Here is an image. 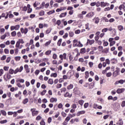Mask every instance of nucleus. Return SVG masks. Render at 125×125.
<instances>
[{
	"label": "nucleus",
	"instance_id": "f257e3e1",
	"mask_svg": "<svg viewBox=\"0 0 125 125\" xmlns=\"http://www.w3.org/2000/svg\"><path fill=\"white\" fill-rule=\"evenodd\" d=\"M23 66H21L20 68H17L16 69V70L14 71V70L12 69V68H10L9 69V74L11 75H13V74H17L18 72H21L22 71H23Z\"/></svg>",
	"mask_w": 125,
	"mask_h": 125
},
{
	"label": "nucleus",
	"instance_id": "f03ea898",
	"mask_svg": "<svg viewBox=\"0 0 125 125\" xmlns=\"http://www.w3.org/2000/svg\"><path fill=\"white\" fill-rule=\"evenodd\" d=\"M59 57L61 59V60H60L59 61V64H61V63H62V62H63V59H64V60H66V58H67V54H66L65 53H63V55H60L59 56Z\"/></svg>",
	"mask_w": 125,
	"mask_h": 125
},
{
	"label": "nucleus",
	"instance_id": "7ed1b4c3",
	"mask_svg": "<svg viewBox=\"0 0 125 125\" xmlns=\"http://www.w3.org/2000/svg\"><path fill=\"white\" fill-rule=\"evenodd\" d=\"M36 109L35 108H31L30 109L33 117H35V116H38V115L39 114V111L36 110Z\"/></svg>",
	"mask_w": 125,
	"mask_h": 125
},
{
	"label": "nucleus",
	"instance_id": "20e7f679",
	"mask_svg": "<svg viewBox=\"0 0 125 125\" xmlns=\"http://www.w3.org/2000/svg\"><path fill=\"white\" fill-rule=\"evenodd\" d=\"M94 15V12H90L86 15V17H87V18H91V17H93Z\"/></svg>",
	"mask_w": 125,
	"mask_h": 125
},
{
	"label": "nucleus",
	"instance_id": "39448f33",
	"mask_svg": "<svg viewBox=\"0 0 125 125\" xmlns=\"http://www.w3.org/2000/svg\"><path fill=\"white\" fill-rule=\"evenodd\" d=\"M125 90V89L124 88H118L117 91L116 92L117 93H118V94H121V93H123V92H124Z\"/></svg>",
	"mask_w": 125,
	"mask_h": 125
},
{
	"label": "nucleus",
	"instance_id": "423d86ee",
	"mask_svg": "<svg viewBox=\"0 0 125 125\" xmlns=\"http://www.w3.org/2000/svg\"><path fill=\"white\" fill-rule=\"evenodd\" d=\"M116 70H115L113 73V77H117L119 75V73H120V70H119V68H117Z\"/></svg>",
	"mask_w": 125,
	"mask_h": 125
},
{
	"label": "nucleus",
	"instance_id": "0eeeda50",
	"mask_svg": "<svg viewBox=\"0 0 125 125\" xmlns=\"http://www.w3.org/2000/svg\"><path fill=\"white\" fill-rule=\"evenodd\" d=\"M73 91L75 94H81V91L79 90V88L78 87L74 88Z\"/></svg>",
	"mask_w": 125,
	"mask_h": 125
},
{
	"label": "nucleus",
	"instance_id": "6e6552de",
	"mask_svg": "<svg viewBox=\"0 0 125 125\" xmlns=\"http://www.w3.org/2000/svg\"><path fill=\"white\" fill-rule=\"evenodd\" d=\"M101 7H105V6H109V3L105 2L104 1H102L101 4Z\"/></svg>",
	"mask_w": 125,
	"mask_h": 125
},
{
	"label": "nucleus",
	"instance_id": "1a4fd4ad",
	"mask_svg": "<svg viewBox=\"0 0 125 125\" xmlns=\"http://www.w3.org/2000/svg\"><path fill=\"white\" fill-rule=\"evenodd\" d=\"M94 42H95V41H94V40H90L89 39H87V43H89L90 45H92V44H93Z\"/></svg>",
	"mask_w": 125,
	"mask_h": 125
},
{
	"label": "nucleus",
	"instance_id": "9d476101",
	"mask_svg": "<svg viewBox=\"0 0 125 125\" xmlns=\"http://www.w3.org/2000/svg\"><path fill=\"white\" fill-rule=\"evenodd\" d=\"M83 114H85V111L82 110V111H78L76 115L77 117H79V116H80V115H83Z\"/></svg>",
	"mask_w": 125,
	"mask_h": 125
},
{
	"label": "nucleus",
	"instance_id": "9b49d317",
	"mask_svg": "<svg viewBox=\"0 0 125 125\" xmlns=\"http://www.w3.org/2000/svg\"><path fill=\"white\" fill-rule=\"evenodd\" d=\"M27 8H28V9L27 10V13H31V12L33 11V9L31 8V5L28 4Z\"/></svg>",
	"mask_w": 125,
	"mask_h": 125
},
{
	"label": "nucleus",
	"instance_id": "f8f14e48",
	"mask_svg": "<svg viewBox=\"0 0 125 125\" xmlns=\"http://www.w3.org/2000/svg\"><path fill=\"white\" fill-rule=\"evenodd\" d=\"M64 96L65 97H68V98H71V97H72V94H70V93L67 92L65 94H64Z\"/></svg>",
	"mask_w": 125,
	"mask_h": 125
},
{
	"label": "nucleus",
	"instance_id": "ddd939ff",
	"mask_svg": "<svg viewBox=\"0 0 125 125\" xmlns=\"http://www.w3.org/2000/svg\"><path fill=\"white\" fill-rule=\"evenodd\" d=\"M50 102L51 103H53L54 102H57V99L55 98H51L50 99Z\"/></svg>",
	"mask_w": 125,
	"mask_h": 125
},
{
	"label": "nucleus",
	"instance_id": "4468645a",
	"mask_svg": "<svg viewBox=\"0 0 125 125\" xmlns=\"http://www.w3.org/2000/svg\"><path fill=\"white\" fill-rule=\"evenodd\" d=\"M67 15V12L64 13H61L60 15V18H62L63 17H65Z\"/></svg>",
	"mask_w": 125,
	"mask_h": 125
},
{
	"label": "nucleus",
	"instance_id": "2eb2a0df",
	"mask_svg": "<svg viewBox=\"0 0 125 125\" xmlns=\"http://www.w3.org/2000/svg\"><path fill=\"white\" fill-rule=\"evenodd\" d=\"M28 102H29V99L28 98H25L22 101V104L25 105V104H27Z\"/></svg>",
	"mask_w": 125,
	"mask_h": 125
},
{
	"label": "nucleus",
	"instance_id": "dca6fc26",
	"mask_svg": "<svg viewBox=\"0 0 125 125\" xmlns=\"http://www.w3.org/2000/svg\"><path fill=\"white\" fill-rule=\"evenodd\" d=\"M17 82V83H25V80L22 79H18Z\"/></svg>",
	"mask_w": 125,
	"mask_h": 125
},
{
	"label": "nucleus",
	"instance_id": "f3484780",
	"mask_svg": "<svg viewBox=\"0 0 125 125\" xmlns=\"http://www.w3.org/2000/svg\"><path fill=\"white\" fill-rule=\"evenodd\" d=\"M124 29V28L123 25H119L118 26V29L119 30V31H120V32H122V31H123Z\"/></svg>",
	"mask_w": 125,
	"mask_h": 125
},
{
	"label": "nucleus",
	"instance_id": "a211bd4d",
	"mask_svg": "<svg viewBox=\"0 0 125 125\" xmlns=\"http://www.w3.org/2000/svg\"><path fill=\"white\" fill-rule=\"evenodd\" d=\"M117 125H123L124 123L123 122V120L122 119H120L118 122L117 123Z\"/></svg>",
	"mask_w": 125,
	"mask_h": 125
},
{
	"label": "nucleus",
	"instance_id": "6ab92c4d",
	"mask_svg": "<svg viewBox=\"0 0 125 125\" xmlns=\"http://www.w3.org/2000/svg\"><path fill=\"white\" fill-rule=\"evenodd\" d=\"M16 48H19L20 49H21V47H20V43L19 42V41H18L16 43Z\"/></svg>",
	"mask_w": 125,
	"mask_h": 125
},
{
	"label": "nucleus",
	"instance_id": "aec40b11",
	"mask_svg": "<svg viewBox=\"0 0 125 125\" xmlns=\"http://www.w3.org/2000/svg\"><path fill=\"white\" fill-rule=\"evenodd\" d=\"M67 76H69V78H71L72 76H73L74 74H72V70L68 71V73H67Z\"/></svg>",
	"mask_w": 125,
	"mask_h": 125
},
{
	"label": "nucleus",
	"instance_id": "412c9836",
	"mask_svg": "<svg viewBox=\"0 0 125 125\" xmlns=\"http://www.w3.org/2000/svg\"><path fill=\"white\" fill-rule=\"evenodd\" d=\"M53 80L52 79H49L48 80V83L49 84H53Z\"/></svg>",
	"mask_w": 125,
	"mask_h": 125
},
{
	"label": "nucleus",
	"instance_id": "4be33fe9",
	"mask_svg": "<svg viewBox=\"0 0 125 125\" xmlns=\"http://www.w3.org/2000/svg\"><path fill=\"white\" fill-rule=\"evenodd\" d=\"M62 43V39H59V40L58 41V42H57V45L58 46H61Z\"/></svg>",
	"mask_w": 125,
	"mask_h": 125
},
{
	"label": "nucleus",
	"instance_id": "5701e85b",
	"mask_svg": "<svg viewBox=\"0 0 125 125\" xmlns=\"http://www.w3.org/2000/svg\"><path fill=\"white\" fill-rule=\"evenodd\" d=\"M0 113L2 115H3L4 116H6V111H5V110H0Z\"/></svg>",
	"mask_w": 125,
	"mask_h": 125
},
{
	"label": "nucleus",
	"instance_id": "b1692460",
	"mask_svg": "<svg viewBox=\"0 0 125 125\" xmlns=\"http://www.w3.org/2000/svg\"><path fill=\"white\" fill-rule=\"evenodd\" d=\"M73 45L75 46H78V40H74L73 41Z\"/></svg>",
	"mask_w": 125,
	"mask_h": 125
},
{
	"label": "nucleus",
	"instance_id": "393cba45",
	"mask_svg": "<svg viewBox=\"0 0 125 125\" xmlns=\"http://www.w3.org/2000/svg\"><path fill=\"white\" fill-rule=\"evenodd\" d=\"M55 13V10H53L48 12L47 14L48 15H50L51 14H53V13Z\"/></svg>",
	"mask_w": 125,
	"mask_h": 125
},
{
	"label": "nucleus",
	"instance_id": "a878e982",
	"mask_svg": "<svg viewBox=\"0 0 125 125\" xmlns=\"http://www.w3.org/2000/svg\"><path fill=\"white\" fill-rule=\"evenodd\" d=\"M11 35L12 37H15L16 36V35H17V33H16V31H14L11 32Z\"/></svg>",
	"mask_w": 125,
	"mask_h": 125
},
{
	"label": "nucleus",
	"instance_id": "bb28decb",
	"mask_svg": "<svg viewBox=\"0 0 125 125\" xmlns=\"http://www.w3.org/2000/svg\"><path fill=\"white\" fill-rule=\"evenodd\" d=\"M45 55H50L51 54V50H49L45 52Z\"/></svg>",
	"mask_w": 125,
	"mask_h": 125
},
{
	"label": "nucleus",
	"instance_id": "cd10ccee",
	"mask_svg": "<svg viewBox=\"0 0 125 125\" xmlns=\"http://www.w3.org/2000/svg\"><path fill=\"white\" fill-rule=\"evenodd\" d=\"M19 29H20V25L17 24L15 26V30H16V31L19 30Z\"/></svg>",
	"mask_w": 125,
	"mask_h": 125
},
{
	"label": "nucleus",
	"instance_id": "c85d7f7f",
	"mask_svg": "<svg viewBox=\"0 0 125 125\" xmlns=\"http://www.w3.org/2000/svg\"><path fill=\"white\" fill-rule=\"evenodd\" d=\"M74 85H73V84H70L69 85L67 86V89L68 90H70V89H72L73 88Z\"/></svg>",
	"mask_w": 125,
	"mask_h": 125
},
{
	"label": "nucleus",
	"instance_id": "c756f323",
	"mask_svg": "<svg viewBox=\"0 0 125 125\" xmlns=\"http://www.w3.org/2000/svg\"><path fill=\"white\" fill-rule=\"evenodd\" d=\"M21 59V57L20 56H17L15 57V60H16V61H20Z\"/></svg>",
	"mask_w": 125,
	"mask_h": 125
},
{
	"label": "nucleus",
	"instance_id": "7c9ffc66",
	"mask_svg": "<svg viewBox=\"0 0 125 125\" xmlns=\"http://www.w3.org/2000/svg\"><path fill=\"white\" fill-rule=\"evenodd\" d=\"M61 24V21L59 20L57 21L56 23H55V24H54V25L55 26L57 24L58 25V26H60Z\"/></svg>",
	"mask_w": 125,
	"mask_h": 125
},
{
	"label": "nucleus",
	"instance_id": "2f4dec72",
	"mask_svg": "<svg viewBox=\"0 0 125 125\" xmlns=\"http://www.w3.org/2000/svg\"><path fill=\"white\" fill-rule=\"evenodd\" d=\"M85 79H88V78L89 77V73L88 72V71H86L85 72Z\"/></svg>",
	"mask_w": 125,
	"mask_h": 125
},
{
	"label": "nucleus",
	"instance_id": "473e14b6",
	"mask_svg": "<svg viewBox=\"0 0 125 125\" xmlns=\"http://www.w3.org/2000/svg\"><path fill=\"white\" fill-rule=\"evenodd\" d=\"M86 50L85 48H82L81 49V53H82V54H84V53H85Z\"/></svg>",
	"mask_w": 125,
	"mask_h": 125
},
{
	"label": "nucleus",
	"instance_id": "72a5a7b5",
	"mask_svg": "<svg viewBox=\"0 0 125 125\" xmlns=\"http://www.w3.org/2000/svg\"><path fill=\"white\" fill-rule=\"evenodd\" d=\"M74 32H72V31H70L69 32V36L70 37V38H72V37H74Z\"/></svg>",
	"mask_w": 125,
	"mask_h": 125
},
{
	"label": "nucleus",
	"instance_id": "f704fd0d",
	"mask_svg": "<svg viewBox=\"0 0 125 125\" xmlns=\"http://www.w3.org/2000/svg\"><path fill=\"white\" fill-rule=\"evenodd\" d=\"M125 7V5L124 4H121L119 6V9H120V10H122V9H124V7Z\"/></svg>",
	"mask_w": 125,
	"mask_h": 125
},
{
	"label": "nucleus",
	"instance_id": "c9c22d12",
	"mask_svg": "<svg viewBox=\"0 0 125 125\" xmlns=\"http://www.w3.org/2000/svg\"><path fill=\"white\" fill-rule=\"evenodd\" d=\"M61 115L63 118L67 117V113H65L64 111L62 112Z\"/></svg>",
	"mask_w": 125,
	"mask_h": 125
},
{
	"label": "nucleus",
	"instance_id": "e433bc0d",
	"mask_svg": "<svg viewBox=\"0 0 125 125\" xmlns=\"http://www.w3.org/2000/svg\"><path fill=\"white\" fill-rule=\"evenodd\" d=\"M79 103L81 106H83V103H84V101L83 100H80L79 101Z\"/></svg>",
	"mask_w": 125,
	"mask_h": 125
},
{
	"label": "nucleus",
	"instance_id": "4c0bfd02",
	"mask_svg": "<svg viewBox=\"0 0 125 125\" xmlns=\"http://www.w3.org/2000/svg\"><path fill=\"white\" fill-rule=\"evenodd\" d=\"M50 43H51V40H49L48 42H47L45 43V46H47L49 45L50 44Z\"/></svg>",
	"mask_w": 125,
	"mask_h": 125
},
{
	"label": "nucleus",
	"instance_id": "58836bf2",
	"mask_svg": "<svg viewBox=\"0 0 125 125\" xmlns=\"http://www.w3.org/2000/svg\"><path fill=\"white\" fill-rule=\"evenodd\" d=\"M101 6V2H99L98 1L97 2H96V6H97V7H99V6Z\"/></svg>",
	"mask_w": 125,
	"mask_h": 125
},
{
	"label": "nucleus",
	"instance_id": "ea45409f",
	"mask_svg": "<svg viewBox=\"0 0 125 125\" xmlns=\"http://www.w3.org/2000/svg\"><path fill=\"white\" fill-rule=\"evenodd\" d=\"M102 33H106V32H108V28H104L102 30Z\"/></svg>",
	"mask_w": 125,
	"mask_h": 125
},
{
	"label": "nucleus",
	"instance_id": "a19ab883",
	"mask_svg": "<svg viewBox=\"0 0 125 125\" xmlns=\"http://www.w3.org/2000/svg\"><path fill=\"white\" fill-rule=\"evenodd\" d=\"M40 16H43L44 15V11L43 10H42L39 13Z\"/></svg>",
	"mask_w": 125,
	"mask_h": 125
},
{
	"label": "nucleus",
	"instance_id": "79ce46f5",
	"mask_svg": "<svg viewBox=\"0 0 125 125\" xmlns=\"http://www.w3.org/2000/svg\"><path fill=\"white\" fill-rule=\"evenodd\" d=\"M115 43H116V41H111V42H110V46H113V45H114V44H115Z\"/></svg>",
	"mask_w": 125,
	"mask_h": 125
},
{
	"label": "nucleus",
	"instance_id": "37998d69",
	"mask_svg": "<svg viewBox=\"0 0 125 125\" xmlns=\"http://www.w3.org/2000/svg\"><path fill=\"white\" fill-rule=\"evenodd\" d=\"M109 45V42H104V43H103V45L104 46H108V45Z\"/></svg>",
	"mask_w": 125,
	"mask_h": 125
},
{
	"label": "nucleus",
	"instance_id": "c03bdc74",
	"mask_svg": "<svg viewBox=\"0 0 125 125\" xmlns=\"http://www.w3.org/2000/svg\"><path fill=\"white\" fill-rule=\"evenodd\" d=\"M50 76H51V77H53L54 78H56L57 77V73H52Z\"/></svg>",
	"mask_w": 125,
	"mask_h": 125
},
{
	"label": "nucleus",
	"instance_id": "a18cd8bd",
	"mask_svg": "<svg viewBox=\"0 0 125 125\" xmlns=\"http://www.w3.org/2000/svg\"><path fill=\"white\" fill-rule=\"evenodd\" d=\"M62 87V84L58 83L57 84L56 88H61Z\"/></svg>",
	"mask_w": 125,
	"mask_h": 125
},
{
	"label": "nucleus",
	"instance_id": "49530a36",
	"mask_svg": "<svg viewBox=\"0 0 125 125\" xmlns=\"http://www.w3.org/2000/svg\"><path fill=\"white\" fill-rule=\"evenodd\" d=\"M10 60H11V58H10V57H8V58H7V59L6 60V63H9V62H10Z\"/></svg>",
	"mask_w": 125,
	"mask_h": 125
},
{
	"label": "nucleus",
	"instance_id": "de8ad7c7",
	"mask_svg": "<svg viewBox=\"0 0 125 125\" xmlns=\"http://www.w3.org/2000/svg\"><path fill=\"white\" fill-rule=\"evenodd\" d=\"M89 26V23H87L85 25V29L86 30H88V31H89V28H88Z\"/></svg>",
	"mask_w": 125,
	"mask_h": 125
},
{
	"label": "nucleus",
	"instance_id": "09e8293b",
	"mask_svg": "<svg viewBox=\"0 0 125 125\" xmlns=\"http://www.w3.org/2000/svg\"><path fill=\"white\" fill-rule=\"evenodd\" d=\"M89 105V104H88V103H86L84 104V108H85V109H86V108H87Z\"/></svg>",
	"mask_w": 125,
	"mask_h": 125
},
{
	"label": "nucleus",
	"instance_id": "8fccbe9b",
	"mask_svg": "<svg viewBox=\"0 0 125 125\" xmlns=\"http://www.w3.org/2000/svg\"><path fill=\"white\" fill-rule=\"evenodd\" d=\"M17 85L18 87H20V88L23 87V85H21V83H20L19 82L17 83Z\"/></svg>",
	"mask_w": 125,
	"mask_h": 125
},
{
	"label": "nucleus",
	"instance_id": "3c124183",
	"mask_svg": "<svg viewBox=\"0 0 125 125\" xmlns=\"http://www.w3.org/2000/svg\"><path fill=\"white\" fill-rule=\"evenodd\" d=\"M7 123V120H2L0 121V124H6Z\"/></svg>",
	"mask_w": 125,
	"mask_h": 125
},
{
	"label": "nucleus",
	"instance_id": "603ef678",
	"mask_svg": "<svg viewBox=\"0 0 125 125\" xmlns=\"http://www.w3.org/2000/svg\"><path fill=\"white\" fill-rule=\"evenodd\" d=\"M62 107L63 104H62L60 103L58 105V108H59V109H61Z\"/></svg>",
	"mask_w": 125,
	"mask_h": 125
},
{
	"label": "nucleus",
	"instance_id": "864d4df0",
	"mask_svg": "<svg viewBox=\"0 0 125 125\" xmlns=\"http://www.w3.org/2000/svg\"><path fill=\"white\" fill-rule=\"evenodd\" d=\"M52 58H53V59H57V54H53Z\"/></svg>",
	"mask_w": 125,
	"mask_h": 125
},
{
	"label": "nucleus",
	"instance_id": "5fc2aeb1",
	"mask_svg": "<svg viewBox=\"0 0 125 125\" xmlns=\"http://www.w3.org/2000/svg\"><path fill=\"white\" fill-rule=\"evenodd\" d=\"M40 120H42V117L40 115H38L36 118V121H40Z\"/></svg>",
	"mask_w": 125,
	"mask_h": 125
},
{
	"label": "nucleus",
	"instance_id": "6e6d98bb",
	"mask_svg": "<svg viewBox=\"0 0 125 125\" xmlns=\"http://www.w3.org/2000/svg\"><path fill=\"white\" fill-rule=\"evenodd\" d=\"M6 59V55H3L1 58V60L2 61H3Z\"/></svg>",
	"mask_w": 125,
	"mask_h": 125
},
{
	"label": "nucleus",
	"instance_id": "4d7b16f0",
	"mask_svg": "<svg viewBox=\"0 0 125 125\" xmlns=\"http://www.w3.org/2000/svg\"><path fill=\"white\" fill-rule=\"evenodd\" d=\"M106 76L107 78H109V77H111V76H112V73L108 72V73H106Z\"/></svg>",
	"mask_w": 125,
	"mask_h": 125
},
{
	"label": "nucleus",
	"instance_id": "13d9d810",
	"mask_svg": "<svg viewBox=\"0 0 125 125\" xmlns=\"http://www.w3.org/2000/svg\"><path fill=\"white\" fill-rule=\"evenodd\" d=\"M95 23L96 24H98V23H99V18H96L95 19Z\"/></svg>",
	"mask_w": 125,
	"mask_h": 125
},
{
	"label": "nucleus",
	"instance_id": "bf43d9fd",
	"mask_svg": "<svg viewBox=\"0 0 125 125\" xmlns=\"http://www.w3.org/2000/svg\"><path fill=\"white\" fill-rule=\"evenodd\" d=\"M78 18H80V19H83V16L82 14H80L78 15Z\"/></svg>",
	"mask_w": 125,
	"mask_h": 125
},
{
	"label": "nucleus",
	"instance_id": "052dcab7",
	"mask_svg": "<svg viewBox=\"0 0 125 125\" xmlns=\"http://www.w3.org/2000/svg\"><path fill=\"white\" fill-rule=\"evenodd\" d=\"M46 93V90H43L42 92H41V95L43 96Z\"/></svg>",
	"mask_w": 125,
	"mask_h": 125
},
{
	"label": "nucleus",
	"instance_id": "680f3d73",
	"mask_svg": "<svg viewBox=\"0 0 125 125\" xmlns=\"http://www.w3.org/2000/svg\"><path fill=\"white\" fill-rule=\"evenodd\" d=\"M25 85L26 87H28V86H30V82L28 81L25 82Z\"/></svg>",
	"mask_w": 125,
	"mask_h": 125
},
{
	"label": "nucleus",
	"instance_id": "e2e57ef3",
	"mask_svg": "<svg viewBox=\"0 0 125 125\" xmlns=\"http://www.w3.org/2000/svg\"><path fill=\"white\" fill-rule=\"evenodd\" d=\"M19 42L20 43H21L22 44H23V43H24V41L23 40V39H19Z\"/></svg>",
	"mask_w": 125,
	"mask_h": 125
},
{
	"label": "nucleus",
	"instance_id": "0e129e2a",
	"mask_svg": "<svg viewBox=\"0 0 125 125\" xmlns=\"http://www.w3.org/2000/svg\"><path fill=\"white\" fill-rule=\"evenodd\" d=\"M70 120H71V118H70V117L67 116V117L65 118V122H67V123H68V122H69V121H70Z\"/></svg>",
	"mask_w": 125,
	"mask_h": 125
},
{
	"label": "nucleus",
	"instance_id": "69168bd1",
	"mask_svg": "<svg viewBox=\"0 0 125 125\" xmlns=\"http://www.w3.org/2000/svg\"><path fill=\"white\" fill-rule=\"evenodd\" d=\"M121 106L124 108V107H125V101H123L121 104Z\"/></svg>",
	"mask_w": 125,
	"mask_h": 125
},
{
	"label": "nucleus",
	"instance_id": "338daca9",
	"mask_svg": "<svg viewBox=\"0 0 125 125\" xmlns=\"http://www.w3.org/2000/svg\"><path fill=\"white\" fill-rule=\"evenodd\" d=\"M51 32V29L48 28L46 31V34H49V33H50Z\"/></svg>",
	"mask_w": 125,
	"mask_h": 125
},
{
	"label": "nucleus",
	"instance_id": "774afa93",
	"mask_svg": "<svg viewBox=\"0 0 125 125\" xmlns=\"http://www.w3.org/2000/svg\"><path fill=\"white\" fill-rule=\"evenodd\" d=\"M40 125H45V122H44V121L42 120V121H41V122H40Z\"/></svg>",
	"mask_w": 125,
	"mask_h": 125
}]
</instances>
